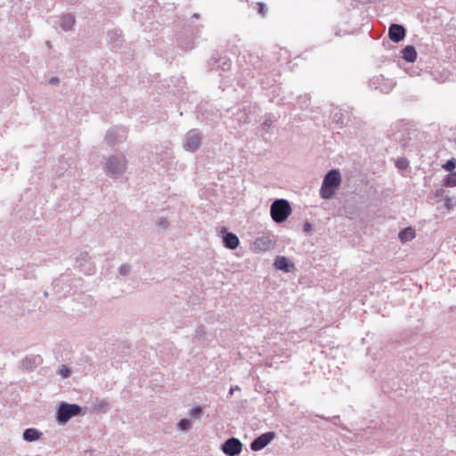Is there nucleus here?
<instances>
[{
	"label": "nucleus",
	"instance_id": "dca6fc26",
	"mask_svg": "<svg viewBox=\"0 0 456 456\" xmlns=\"http://www.w3.org/2000/svg\"><path fill=\"white\" fill-rule=\"evenodd\" d=\"M254 247L260 251H267L273 247V242L269 236H261L254 241Z\"/></svg>",
	"mask_w": 456,
	"mask_h": 456
},
{
	"label": "nucleus",
	"instance_id": "4468645a",
	"mask_svg": "<svg viewBox=\"0 0 456 456\" xmlns=\"http://www.w3.org/2000/svg\"><path fill=\"white\" fill-rule=\"evenodd\" d=\"M429 76L432 77L434 81H436L438 83H444L450 80L452 74L450 73V71L444 68H436L429 72Z\"/></svg>",
	"mask_w": 456,
	"mask_h": 456
},
{
	"label": "nucleus",
	"instance_id": "a18cd8bd",
	"mask_svg": "<svg viewBox=\"0 0 456 456\" xmlns=\"http://www.w3.org/2000/svg\"><path fill=\"white\" fill-rule=\"evenodd\" d=\"M167 158H170L172 155V152L166 151Z\"/></svg>",
	"mask_w": 456,
	"mask_h": 456
},
{
	"label": "nucleus",
	"instance_id": "4c0bfd02",
	"mask_svg": "<svg viewBox=\"0 0 456 456\" xmlns=\"http://www.w3.org/2000/svg\"><path fill=\"white\" fill-rule=\"evenodd\" d=\"M182 47H183L185 51H189V50H191V49L194 47V45H193V44H191V43H188V44H183V45H182Z\"/></svg>",
	"mask_w": 456,
	"mask_h": 456
},
{
	"label": "nucleus",
	"instance_id": "2f4dec72",
	"mask_svg": "<svg viewBox=\"0 0 456 456\" xmlns=\"http://www.w3.org/2000/svg\"><path fill=\"white\" fill-rule=\"evenodd\" d=\"M257 12L265 16L267 12V7L264 3H257Z\"/></svg>",
	"mask_w": 456,
	"mask_h": 456
},
{
	"label": "nucleus",
	"instance_id": "f03ea898",
	"mask_svg": "<svg viewBox=\"0 0 456 456\" xmlns=\"http://www.w3.org/2000/svg\"><path fill=\"white\" fill-rule=\"evenodd\" d=\"M127 168V160L124 155H111L106 159L104 170L111 178L122 176Z\"/></svg>",
	"mask_w": 456,
	"mask_h": 456
},
{
	"label": "nucleus",
	"instance_id": "ea45409f",
	"mask_svg": "<svg viewBox=\"0 0 456 456\" xmlns=\"http://www.w3.org/2000/svg\"><path fill=\"white\" fill-rule=\"evenodd\" d=\"M236 390H240V387L239 386L232 387L229 390V395H232L233 392Z\"/></svg>",
	"mask_w": 456,
	"mask_h": 456
},
{
	"label": "nucleus",
	"instance_id": "ddd939ff",
	"mask_svg": "<svg viewBox=\"0 0 456 456\" xmlns=\"http://www.w3.org/2000/svg\"><path fill=\"white\" fill-rule=\"evenodd\" d=\"M208 63L214 69L225 71L231 68V61L226 56H221L219 58L212 56Z\"/></svg>",
	"mask_w": 456,
	"mask_h": 456
},
{
	"label": "nucleus",
	"instance_id": "de8ad7c7",
	"mask_svg": "<svg viewBox=\"0 0 456 456\" xmlns=\"http://www.w3.org/2000/svg\"><path fill=\"white\" fill-rule=\"evenodd\" d=\"M69 4H74L76 3L77 0H69Z\"/></svg>",
	"mask_w": 456,
	"mask_h": 456
},
{
	"label": "nucleus",
	"instance_id": "2eb2a0df",
	"mask_svg": "<svg viewBox=\"0 0 456 456\" xmlns=\"http://www.w3.org/2000/svg\"><path fill=\"white\" fill-rule=\"evenodd\" d=\"M395 140L403 149L407 148L411 140L410 130L408 128H402L395 134Z\"/></svg>",
	"mask_w": 456,
	"mask_h": 456
},
{
	"label": "nucleus",
	"instance_id": "39448f33",
	"mask_svg": "<svg viewBox=\"0 0 456 456\" xmlns=\"http://www.w3.org/2000/svg\"><path fill=\"white\" fill-rule=\"evenodd\" d=\"M202 134L198 129L189 130L184 137L183 147L186 151L195 152L201 146Z\"/></svg>",
	"mask_w": 456,
	"mask_h": 456
},
{
	"label": "nucleus",
	"instance_id": "72a5a7b5",
	"mask_svg": "<svg viewBox=\"0 0 456 456\" xmlns=\"http://www.w3.org/2000/svg\"><path fill=\"white\" fill-rule=\"evenodd\" d=\"M253 66L256 69H258L259 72H262L266 69V66L264 65V63L260 60H257L255 63H253Z\"/></svg>",
	"mask_w": 456,
	"mask_h": 456
},
{
	"label": "nucleus",
	"instance_id": "0eeeda50",
	"mask_svg": "<svg viewBox=\"0 0 456 456\" xmlns=\"http://www.w3.org/2000/svg\"><path fill=\"white\" fill-rule=\"evenodd\" d=\"M126 130L124 126H115L109 129L105 135V141L110 146H114L117 143L126 139Z\"/></svg>",
	"mask_w": 456,
	"mask_h": 456
},
{
	"label": "nucleus",
	"instance_id": "20e7f679",
	"mask_svg": "<svg viewBox=\"0 0 456 456\" xmlns=\"http://www.w3.org/2000/svg\"><path fill=\"white\" fill-rule=\"evenodd\" d=\"M82 411L78 404L61 402L58 405L55 419L58 424L65 425L71 418L81 415Z\"/></svg>",
	"mask_w": 456,
	"mask_h": 456
},
{
	"label": "nucleus",
	"instance_id": "7c9ffc66",
	"mask_svg": "<svg viewBox=\"0 0 456 456\" xmlns=\"http://www.w3.org/2000/svg\"><path fill=\"white\" fill-rule=\"evenodd\" d=\"M59 375H61L62 378H68L71 374V370L69 368L66 366H61V368L57 371Z\"/></svg>",
	"mask_w": 456,
	"mask_h": 456
},
{
	"label": "nucleus",
	"instance_id": "423d86ee",
	"mask_svg": "<svg viewBox=\"0 0 456 456\" xmlns=\"http://www.w3.org/2000/svg\"><path fill=\"white\" fill-rule=\"evenodd\" d=\"M369 87L387 94L395 87V83L392 79L386 78L383 75L373 76L369 80Z\"/></svg>",
	"mask_w": 456,
	"mask_h": 456
},
{
	"label": "nucleus",
	"instance_id": "f704fd0d",
	"mask_svg": "<svg viewBox=\"0 0 456 456\" xmlns=\"http://www.w3.org/2000/svg\"><path fill=\"white\" fill-rule=\"evenodd\" d=\"M313 229H314V226H313V224H312L311 223H309V222H305V223L304 224V225H303V231H304V232H305V233L310 232L311 231H313Z\"/></svg>",
	"mask_w": 456,
	"mask_h": 456
},
{
	"label": "nucleus",
	"instance_id": "f8f14e48",
	"mask_svg": "<svg viewBox=\"0 0 456 456\" xmlns=\"http://www.w3.org/2000/svg\"><path fill=\"white\" fill-rule=\"evenodd\" d=\"M222 233L223 243L225 248L229 249H235L238 248L240 240L235 233L227 232L224 228L222 231Z\"/></svg>",
	"mask_w": 456,
	"mask_h": 456
},
{
	"label": "nucleus",
	"instance_id": "79ce46f5",
	"mask_svg": "<svg viewBox=\"0 0 456 456\" xmlns=\"http://www.w3.org/2000/svg\"><path fill=\"white\" fill-rule=\"evenodd\" d=\"M192 19H199L200 18V14L199 13H194L192 16H191Z\"/></svg>",
	"mask_w": 456,
	"mask_h": 456
},
{
	"label": "nucleus",
	"instance_id": "6ab92c4d",
	"mask_svg": "<svg viewBox=\"0 0 456 456\" xmlns=\"http://www.w3.org/2000/svg\"><path fill=\"white\" fill-rule=\"evenodd\" d=\"M74 24L75 17L70 13H67L61 18L60 26L65 31L70 30Z\"/></svg>",
	"mask_w": 456,
	"mask_h": 456
},
{
	"label": "nucleus",
	"instance_id": "c756f323",
	"mask_svg": "<svg viewBox=\"0 0 456 456\" xmlns=\"http://www.w3.org/2000/svg\"><path fill=\"white\" fill-rule=\"evenodd\" d=\"M201 413H202V408L200 406H195L191 409L189 415L191 418H198L201 415Z\"/></svg>",
	"mask_w": 456,
	"mask_h": 456
},
{
	"label": "nucleus",
	"instance_id": "393cba45",
	"mask_svg": "<svg viewBox=\"0 0 456 456\" xmlns=\"http://www.w3.org/2000/svg\"><path fill=\"white\" fill-rule=\"evenodd\" d=\"M310 97L307 94L300 95L297 99V104L300 109L306 108L309 105Z\"/></svg>",
	"mask_w": 456,
	"mask_h": 456
},
{
	"label": "nucleus",
	"instance_id": "e433bc0d",
	"mask_svg": "<svg viewBox=\"0 0 456 456\" xmlns=\"http://www.w3.org/2000/svg\"><path fill=\"white\" fill-rule=\"evenodd\" d=\"M444 207L448 209H451L452 208V199L449 198V197H446L444 199Z\"/></svg>",
	"mask_w": 456,
	"mask_h": 456
},
{
	"label": "nucleus",
	"instance_id": "412c9836",
	"mask_svg": "<svg viewBox=\"0 0 456 456\" xmlns=\"http://www.w3.org/2000/svg\"><path fill=\"white\" fill-rule=\"evenodd\" d=\"M398 237H399L400 240L403 243L410 241L412 239H414L415 231L411 227H407L399 232Z\"/></svg>",
	"mask_w": 456,
	"mask_h": 456
},
{
	"label": "nucleus",
	"instance_id": "c9c22d12",
	"mask_svg": "<svg viewBox=\"0 0 456 456\" xmlns=\"http://www.w3.org/2000/svg\"><path fill=\"white\" fill-rule=\"evenodd\" d=\"M272 123H273V122H272V120H271V119L266 118V119L262 123V127H263V129H265V130H268V129L271 127Z\"/></svg>",
	"mask_w": 456,
	"mask_h": 456
},
{
	"label": "nucleus",
	"instance_id": "58836bf2",
	"mask_svg": "<svg viewBox=\"0 0 456 456\" xmlns=\"http://www.w3.org/2000/svg\"><path fill=\"white\" fill-rule=\"evenodd\" d=\"M59 78L57 77H53L49 79V83L51 85H57L59 83Z\"/></svg>",
	"mask_w": 456,
	"mask_h": 456
},
{
	"label": "nucleus",
	"instance_id": "6e6552de",
	"mask_svg": "<svg viewBox=\"0 0 456 456\" xmlns=\"http://www.w3.org/2000/svg\"><path fill=\"white\" fill-rule=\"evenodd\" d=\"M221 449L228 456H237L241 452L242 443L236 437H231L222 444Z\"/></svg>",
	"mask_w": 456,
	"mask_h": 456
},
{
	"label": "nucleus",
	"instance_id": "5701e85b",
	"mask_svg": "<svg viewBox=\"0 0 456 456\" xmlns=\"http://www.w3.org/2000/svg\"><path fill=\"white\" fill-rule=\"evenodd\" d=\"M332 121L340 127L344 125V113L339 110L331 115Z\"/></svg>",
	"mask_w": 456,
	"mask_h": 456
},
{
	"label": "nucleus",
	"instance_id": "aec40b11",
	"mask_svg": "<svg viewBox=\"0 0 456 456\" xmlns=\"http://www.w3.org/2000/svg\"><path fill=\"white\" fill-rule=\"evenodd\" d=\"M403 58L408 62H413L417 59V52L413 45H407L402 50Z\"/></svg>",
	"mask_w": 456,
	"mask_h": 456
},
{
	"label": "nucleus",
	"instance_id": "37998d69",
	"mask_svg": "<svg viewBox=\"0 0 456 456\" xmlns=\"http://www.w3.org/2000/svg\"><path fill=\"white\" fill-rule=\"evenodd\" d=\"M86 257H87V255L86 254V255L84 256V257H81V258L77 259V262H80V261H82V260H86Z\"/></svg>",
	"mask_w": 456,
	"mask_h": 456
},
{
	"label": "nucleus",
	"instance_id": "9d476101",
	"mask_svg": "<svg viewBox=\"0 0 456 456\" xmlns=\"http://www.w3.org/2000/svg\"><path fill=\"white\" fill-rule=\"evenodd\" d=\"M406 35V29L401 24L393 23L388 28V37L391 41L399 43L403 41Z\"/></svg>",
	"mask_w": 456,
	"mask_h": 456
},
{
	"label": "nucleus",
	"instance_id": "a211bd4d",
	"mask_svg": "<svg viewBox=\"0 0 456 456\" xmlns=\"http://www.w3.org/2000/svg\"><path fill=\"white\" fill-rule=\"evenodd\" d=\"M42 436V433L37 429V428H26L24 431H23V434H22V438L26 441V442H35L37 440H38Z\"/></svg>",
	"mask_w": 456,
	"mask_h": 456
},
{
	"label": "nucleus",
	"instance_id": "49530a36",
	"mask_svg": "<svg viewBox=\"0 0 456 456\" xmlns=\"http://www.w3.org/2000/svg\"><path fill=\"white\" fill-rule=\"evenodd\" d=\"M261 85H262L263 88H267V86H265L263 81H261Z\"/></svg>",
	"mask_w": 456,
	"mask_h": 456
},
{
	"label": "nucleus",
	"instance_id": "bb28decb",
	"mask_svg": "<svg viewBox=\"0 0 456 456\" xmlns=\"http://www.w3.org/2000/svg\"><path fill=\"white\" fill-rule=\"evenodd\" d=\"M409 166V161L407 160V159L405 158H399L396 161H395V167L400 169V170H403V169H406Z\"/></svg>",
	"mask_w": 456,
	"mask_h": 456
},
{
	"label": "nucleus",
	"instance_id": "4be33fe9",
	"mask_svg": "<svg viewBox=\"0 0 456 456\" xmlns=\"http://www.w3.org/2000/svg\"><path fill=\"white\" fill-rule=\"evenodd\" d=\"M444 184L447 187L456 186V172L450 173L444 178Z\"/></svg>",
	"mask_w": 456,
	"mask_h": 456
},
{
	"label": "nucleus",
	"instance_id": "c03bdc74",
	"mask_svg": "<svg viewBox=\"0 0 456 456\" xmlns=\"http://www.w3.org/2000/svg\"><path fill=\"white\" fill-rule=\"evenodd\" d=\"M92 272H94V268L93 267H89L88 271H86V273L88 274L91 273Z\"/></svg>",
	"mask_w": 456,
	"mask_h": 456
},
{
	"label": "nucleus",
	"instance_id": "473e14b6",
	"mask_svg": "<svg viewBox=\"0 0 456 456\" xmlns=\"http://www.w3.org/2000/svg\"><path fill=\"white\" fill-rule=\"evenodd\" d=\"M158 225L159 228L165 230L168 226V221L165 217H159L158 220Z\"/></svg>",
	"mask_w": 456,
	"mask_h": 456
},
{
	"label": "nucleus",
	"instance_id": "cd10ccee",
	"mask_svg": "<svg viewBox=\"0 0 456 456\" xmlns=\"http://www.w3.org/2000/svg\"><path fill=\"white\" fill-rule=\"evenodd\" d=\"M177 426L181 430L187 431L191 428V420L189 419H182Z\"/></svg>",
	"mask_w": 456,
	"mask_h": 456
},
{
	"label": "nucleus",
	"instance_id": "7ed1b4c3",
	"mask_svg": "<svg viewBox=\"0 0 456 456\" xmlns=\"http://www.w3.org/2000/svg\"><path fill=\"white\" fill-rule=\"evenodd\" d=\"M291 212L290 204L285 199H277L271 204L270 215L272 219L277 224L285 222Z\"/></svg>",
	"mask_w": 456,
	"mask_h": 456
},
{
	"label": "nucleus",
	"instance_id": "f3484780",
	"mask_svg": "<svg viewBox=\"0 0 456 456\" xmlns=\"http://www.w3.org/2000/svg\"><path fill=\"white\" fill-rule=\"evenodd\" d=\"M274 266L276 269L285 273H289L294 268V265L287 257L281 256L276 257Z\"/></svg>",
	"mask_w": 456,
	"mask_h": 456
},
{
	"label": "nucleus",
	"instance_id": "a878e982",
	"mask_svg": "<svg viewBox=\"0 0 456 456\" xmlns=\"http://www.w3.org/2000/svg\"><path fill=\"white\" fill-rule=\"evenodd\" d=\"M132 272V266L129 264H122L118 268V273L121 276H128Z\"/></svg>",
	"mask_w": 456,
	"mask_h": 456
},
{
	"label": "nucleus",
	"instance_id": "1a4fd4ad",
	"mask_svg": "<svg viewBox=\"0 0 456 456\" xmlns=\"http://www.w3.org/2000/svg\"><path fill=\"white\" fill-rule=\"evenodd\" d=\"M276 436L273 431L265 432L259 436L256 437L250 444V449L254 452H258L267 446Z\"/></svg>",
	"mask_w": 456,
	"mask_h": 456
},
{
	"label": "nucleus",
	"instance_id": "09e8293b",
	"mask_svg": "<svg viewBox=\"0 0 456 456\" xmlns=\"http://www.w3.org/2000/svg\"><path fill=\"white\" fill-rule=\"evenodd\" d=\"M46 45L50 47L51 46V44L49 41L46 42Z\"/></svg>",
	"mask_w": 456,
	"mask_h": 456
},
{
	"label": "nucleus",
	"instance_id": "f257e3e1",
	"mask_svg": "<svg viewBox=\"0 0 456 456\" xmlns=\"http://www.w3.org/2000/svg\"><path fill=\"white\" fill-rule=\"evenodd\" d=\"M341 183V175L338 170H330L323 178L322 184L320 189V196L324 200L331 199L336 190Z\"/></svg>",
	"mask_w": 456,
	"mask_h": 456
},
{
	"label": "nucleus",
	"instance_id": "9b49d317",
	"mask_svg": "<svg viewBox=\"0 0 456 456\" xmlns=\"http://www.w3.org/2000/svg\"><path fill=\"white\" fill-rule=\"evenodd\" d=\"M43 362V358L39 354H31L26 356L20 363V367L25 370H32Z\"/></svg>",
	"mask_w": 456,
	"mask_h": 456
},
{
	"label": "nucleus",
	"instance_id": "b1692460",
	"mask_svg": "<svg viewBox=\"0 0 456 456\" xmlns=\"http://www.w3.org/2000/svg\"><path fill=\"white\" fill-rule=\"evenodd\" d=\"M455 167H456V159H454V158L448 159L443 165V168L450 173H454L453 170Z\"/></svg>",
	"mask_w": 456,
	"mask_h": 456
},
{
	"label": "nucleus",
	"instance_id": "a19ab883",
	"mask_svg": "<svg viewBox=\"0 0 456 456\" xmlns=\"http://www.w3.org/2000/svg\"><path fill=\"white\" fill-rule=\"evenodd\" d=\"M332 419H333V423L334 424H338V420H339V417L338 416H334Z\"/></svg>",
	"mask_w": 456,
	"mask_h": 456
},
{
	"label": "nucleus",
	"instance_id": "c85d7f7f",
	"mask_svg": "<svg viewBox=\"0 0 456 456\" xmlns=\"http://www.w3.org/2000/svg\"><path fill=\"white\" fill-rule=\"evenodd\" d=\"M109 407V403L106 400H101L96 405L95 409L99 411L105 412Z\"/></svg>",
	"mask_w": 456,
	"mask_h": 456
}]
</instances>
